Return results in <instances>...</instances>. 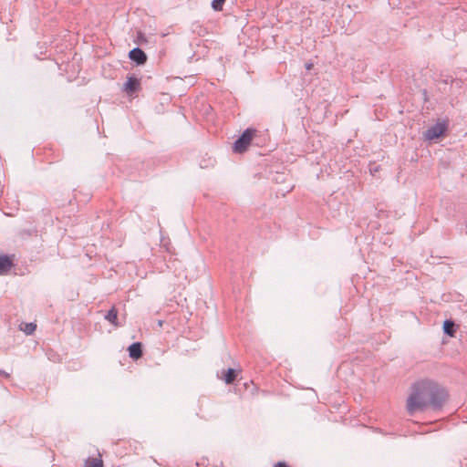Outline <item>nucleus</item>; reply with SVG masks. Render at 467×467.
Wrapping results in <instances>:
<instances>
[{"mask_svg": "<svg viewBox=\"0 0 467 467\" xmlns=\"http://www.w3.org/2000/svg\"><path fill=\"white\" fill-rule=\"evenodd\" d=\"M447 398L446 390L431 380H421L412 385V391L407 400V410L410 414L417 410L431 408L441 410Z\"/></svg>", "mask_w": 467, "mask_h": 467, "instance_id": "obj_1", "label": "nucleus"}, {"mask_svg": "<svg viewBox=\"0 0 467 467\" xmlns=\"http://www.w3.org/2000/svg\"><path fill=\"white\" fill-rule=\"evenodd\" d=\"M257 130L254 128L245 129L234 142L233 150L236 153H243L247 150Z\"/></svg>", "mask_w": 467, "mask_h": 467, "instance_id": "obj_2", "label": "nucleus"}, {"mask_svg": "<svg viewBox=\"0 0 467 467\" xmlns=\"http://www.w3.org/2000/svg\"><path fill=\"white\" fill-rule=\"evenodd\" d=\"M448 119L438 120L434 125L431 126L424 132L427 140H433L443 137L448 130Z\"/></svg>", "mask_w": 467, "mask_h": 467, "instance_id": "obj_3", "label": "nucleus"}, {"mask_svg": "<svg viewBox=\"0 0 467 467\" xmlns=\"http://www.w3.org/2000/svg\"><path fill=\"white\" fill-rule=\"evenodd\" d=\"M140 88V79L134 76H129L123 85V90L130 95L138 92Z\"/></svg>", "mask_w": 467, "mask_h": 467, "instance_id": "obj_4", "label": "nucleus"}, {"mask_svg": "<svg viewBox=\"0 0 467 467\" xmlns=\"http://www.w3.org/2000/svg\"><path fill=\"white\" fill-rule=\"evenodd\" d=\"M129 58L138 66H142L147 62L146 53L140 47H134L129 52Z\"/></svg>", "mask_w": 467, "mask_h": 467, "instance_id": "obj_5", "label": "nucleus"}, {"mask_svg": "<svg viewBox=\"0 0 467 467\" xmlns=\"http://www.w3.org/2000/svg\"><path fill=\"white\" fill-rule=\"evenodd\" d=\"M13 258L8 254H0V275H6L13 267Z\"/></svg>", "mask_w": 467, "mask_h": 467, "instance_id": "obj_6", "label": "nucleus"}, {"mask_svg": "<svg viewBox=\"0 0 467 467\" xmlns=\"http://www.w3.org/2000/svg\"><path fill=\"white\" fill-rule=\"evenodd\" d=\"M128 352L130 358L133 360H137L143 355L142 344L140 342H134L130 344L128 348Z\"/></svg>", "mask_w": 467, "mask_h": 467, "instance_id": "obj_7", "label": "nucleus"}, {"mask_svg": "<svg viewBox=\"0 0 467 467\" xmlns=\"http://www.w3.org/2000/svg\"><path fill=\"white\" fill-rule=\"evenodd\" d=\"M443 333L449 337H454L457 325L452 319H445L442 326Z\"/></svg>", "mask_w": 467, "mask_h": 467, "instance_id": "obj_8", "label": "nucleus"}, {"mask_svg": "<svg viewBox=\"0 0 467 467\" xmlns=\"http://www.w3.org/2000/svg\"><path fill=\"white\" fill-rule=\"evenodd\" d=\"M105 319L107 321H109L110 324L114 325V326H119V324H118V311H117V309L114 306L111 307L107 312V314L105 315Z\"/></svg>", "mask_w": 467, "mask_h": 467, "instance_id": "obj_9", "label": "nucleus"}, {"mask_svg": "<svg viewBox=\"0 0 467 467\" xmlns=\"http://www.w3.org/2000/svg\"><path fill=\"white\" fill-rule=\"evenodd\" d=\"M237 378V371L234 368H229L223 374V379L226 384H232Z\"/></svg>", "mask_w": 467, "mask_h": 467, "instance_id": "obj_10", "label": "nucleus"}, {"mask_svg": "<svg viewBox=\"0 0 467 467\" xmlns=\"http://www.w3.org/2000/svg\"><path fill=\"white\" fill-rule=\"evenodd\" d=\"M457 78L455 79L451 78V84H455L457 87H461L462 79L467 80V69H460L456 73Z\"/></svg>", "mask_w": 467, "mask_h": 467, "instance_id": "obj_11", "label": "nucleus"}, {"mask_svg": "<svg viewBox=\"0 0 467 467\" xmlns=\"http://www.w3.org/2000/svg\"><path fill=\"white\" fill-rule=\"evenodd\" d=\"M85 467H103V461L99 458H88Z\"/></svg>", "mask_w": 467, "mask_h": 467, "instance_id": "obj_12", "label": "nucleus"}, {"mask_svg": "<svg viewBox=\"0 0 467 467\" xmlns=\"http://www.w3.org/2000/svg\"><path fill=\"white\" fill-rule=\"evenodd\" d=\"M226 0H213L212 1V8L214 11H221L223 10V6L224 5Z\"/></svg>", "mask_w": 467, "mask_h": 467, "instance_id": "obj_13", "label": "nucleus"}, {"mask_svg": "<svg viewBox=\"0 0 467 467\" xmlns=\"http://www.w3.org/2000/svg\"><path fill=\"white\" fill-rule=\"evenodd\" d=\"M36 325L30 322L25 324V328H23V330L26 335H31L36 330Z\"/></svg>", "mask_w": 467, "mask_h": 467, "instance_id": "obj_14", "label": "nucleus"}, {"mask_svg": "<svg viewBox=\"0 0 467 467\" xmlns=\"http://www.w3.org/2000/svg\"><path fill=\"white\" fill-rule=\"evenodd\" d=\"M136 41L139 44H143V43L147 42V38H146L145 35L141 31H138L137 32Z\"/></svg>", "mask_w": 467, "mask_h": 467, "instance_id": "obj_15", "label": "nucleus"}, {"mask_svg": "<svg viewBox=\"0 0 467 467\" xmlns=\"http://www.w3.org/2000/svg\"><path fill=\"white\" fill-rule=\"evenodd\" d=\"M380 166L377 164H370L369 165V171L372 175H374L376 172L379 171Z\"/></svg>", "mask_w": 467, "mask_h": 467, "instance_id": "obj_16", "label": "nucleus"}, {"mask_svg": "<svg viewBox=\"0 0 467 467\" xmlns=\"http://www.w3.org/2000/svg\"><path fill=\"white\" fill-rule=\"evenodd\" d=\"M0 378H9V373L5 372V370L0 368Z\"/></svg>", "mask_w": 467, "mask_h": 467, "instance_id": "obj_17", "label": "nucleus"}, {"mask_svg": "<svg viewBox=\"0 0 467 467\" xmlns=\"http://www.w3.org/2000/svg\"><path fill=\"white\" fill-rule=\"evenodd\" d=\"M274 467H289L285 462H278Z\"/></svg>", "mask_w": 467, "mask_h": 467, "instance_id": "obj_18", "label": "nucleus"}, {"mask_svg": "<svg viewBox=\"0 0 467 467\" xmlns=\"http://www.w3.org/2000/svg\"><path fill=\"white\" fill-rule=\"evenodd\" d=\"M449 81H450V80H449V78H444V79L442 80V82H443L444 84H448V83H449Z\"/></svg>", "mask_w": 467, "mask_h": 467, "instance_id": "obj_19", "label": "nucleus"}, {"mask_svg": "<svg viewBox=\"0 0 467 467\" xmlns=\"http://www.w3.org/2000/svg\"><path fill=\"white\" fill-rule=\"evenodd\" d=\"M312 66H313L312 64H306V69H310L312 67Z\"/></svg>", "mask_w": 467, "mask_h": 467, "instance_id": "obj_20", "label": "nucleus"}]
</instances>
